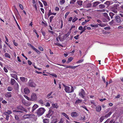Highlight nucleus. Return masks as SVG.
Instances as JSON below:
<instances>
[{
    "mask_svg": "<svg viewBox=\"0 0 123 123\" xmlns=\"http://www.w3.org/2000/svg\"><path fill=\"white\" fill-rule=\"evenodd\" d=\"M80 119H82V120L83 122H84L86 119V117L85 116H84V117L83 118V117H80Z\"/></svg>",
    "mask_w": 123,
    "mask_h": 123,
    "instance_id": "a18cd8bd",
    "label": "nucleus"
},
{
    "mask_svg": "<svg viewBox=\"0 0 123 123\" xmlns=\"http://www.w3.org/2000/svg\"><path fill=\"white\" fill-rule=\"evenodd\" d=\"M105 9H102V10H97V11L98 12H105Z\"/></svg>",
    "mask_w": 123,
    "mask_h": 123,
    "instance_id": "6e6d98bb",
    "label": "nucleus"
},
{
    "mask_svg": "<svg viewBox=\"0 0 123 123\" xmlns=\"http://www.w3.org/2000/svg\"><path fill=\"white\" fill-rule=\"evenodd\" d=\"M52 105L53 107L54 108H57L58 107V106L57 105V104L56 103L55 104H52Z\"/></svg>",
    "mask_w": 123,
    "mask_h": 123,
    "instance_id": "7c9ffc66",
    "label": "nucleus"
},
{
    "mask_svg": "<svg viewBox=\"0 0 123 123\" xmlns=\"http://www.w3.org/2000/svg\"><path fill=\"white\" fill-rule=\"evenodd\" d=\"M83 1L81 0H78L77 3L78 5L80 6H81L82 4Z\"/></svg>",
    "mask_w": 123,
    "mask_h": 123,
    "instance_id": "72a5a7b5",
    "label": "nucleus"
},
{
    "mask_svg": "<svg viewBox=\"0 0 123 123\" xmlns=\"http://www.w3.org/2000/svg\"><path fill=\"white\" fill-rule=\"evenodd\" d=\"M28 85L29 86L32 87H35L37 85L34 82L33 80L32 79L29 80Z\"/></svg>",
    "mask_w": 123,
    "mask_h": 123,
    "instance_id": "7ed1b4c3",
    "label": "nucleus"
},
{
    "mask_svg": "<svg viewBox=\"0 0 123 123\" xmlns=\"http://www.w3.org/2000/svg\"><path fill=\"white\" fill-rule=\"evenodd\" d=\"M57 122V119L55 118L52 120V122L50 123H56Z\"/></svg>",
    "mask_w": 123,
    "mask_h": 123,
    "instance_id": "c85d7f7f",
    "label": "nucleus"
},
{
    "mask_svg": "<svg viewBox=\"0 0 123 123\" xmlns=\"http://www.w3.org/2000/svg\"><path fill=\"white\" fill-rule=\"evenodd\" d=\"M91 6V4L90 3H88L86 6V7L87 8H89Z\"/></svg>",
    "mask_w": 123,
    "mask_h": 123,
    "instance_id": "37998d69",
    "label": "nucleus"
},
{
    "mask_svg": "<svg viewBox=\"0 0 123 123\" xmlns=\"http://www.w3.org/2000/svg\"><path fill=\"white\" fill-rule=\"evenodd\" d=\"M54 16H50L49 18V19L50 21V22L51 23L52 22V19L53 18H54Z\"/></svg>",
    "mask_w": 123,
    "mask_h": 123,
    "instance_id": "49530a36",
    "label": "nucleus"
},
{
    "mask_svg": "<svg viewBox=\"0 0 123 123\" xmlns=\"http://www.w3.org/2000/svg\"><path fill=\"white\" fill-rule=\"evenodd\" d=\"M115 14L112 12H110L109 13V15L111 17V18H112L113 17Z\"/></svg>",
    "mask_w": 123,
    "mask_h": 123,
    "instance_id": "e433bc0d",
    "label": "nucleus"
},
{
    "mask_svg": "<svg viewBox=\"0 0 123 123\" xmlns=\"http://www.w3.org/2000/svg\"><path fill=\"white\" fill-rule=\"evenodd\" d=\"M56 64L58 65H60L61 66H63L64 67H66V68H72V69H75L77 67H78L79 66V65H78V66H72L70 65L69 66H66L65 65H62V64Z\"/></svg>",
    "mask_w": 123,
    "mask_h": 123,
    "instance_id": "20e7f679",
    "label": "nucleus"
},
{
    "mask_svg": "<svg viewBox=\"0 0 123 123\" xmlns=\"http://www.w3.org/2000/svg\"><path fill=\"white\" fill-rule=\"evenodd\" d=\"M62 114L66 118L69 120H70L68 116L65 113L62 112Z\"/></svg>",
    "mask_w": 123,
    "mask_h": 123,
    "instance_id": "412c9836",
    "label": "nucleus"
},
{
    "mask_svg": "<svg viewBox=\"0 0 123 123\" xmlns=\"http://www.w3.org/2000/svg\"><path fill=\"white\" fill-rule=\"evenodd\" d=\"M2 103L3 104L5 105L7 103V101H6L5 100H3L2 101Z\"/></svg>",
    "mask_w": 123,
    "mask_h": 123,
    "instance_id": "864d4df0",
    "label": "nucleus"
},
{
    "mask_svg": "<svg viewBox=\"0 0 123 123\" xmlns=\"http://www.w3.org/2000/svg\"><path fill=\"white\" fill-rule=\"evenodd\" d=\"M39 50L41 51H43V48L41 47H38Z\"/></svg>",
    "mask_w": 123,
    "mask_h": 123,
    "instance_id": "774afa93",
    "label": "nucleus"
},
{
    "mask_svg": "<svg viewBox=\"0 0 123 123\" xmlns=\"http://www.w3.org/2000/svg\"><path fill=\"white\" fill-rule=\"evenodd\" d=\"M37 97L35 93H32L31 96V100L33 101H35L37 100Z\"/></svg>",
    "mask_w": 123,
    "mask_h": 123,
    "instance_id": "423d86ee",
    "label": "nucleus"
},
{
    "mask_svg": "<svg viewBox=\"0 0 123 123\" xmlns=\"http://www.w3.org/2000/svg\"><path fill=\"white\" fill-rule=\"evenodd\" d=\"M101 107L100 106L98 105L96 108V110L98 112H100L101 110Z\"/></svg>",
    "mask_w": 123,
    "mask_h": 123,
    "instance_id": "aec40b11",
    "label": "nucleus"
},
{
    "mask_svg": "<svg viewBox=\"0 0 123 123\" xmlns=\"http://www.w3.org/2000/svg\"><path fill=\"white\" fill-rule=\"evenodd\" d=\"M81 107H82L83 108L85 109L87 111H88V109H87V108H86V106H85V105L84 106H81Z\"/></svg>",
    "mask_w": 123,
    "mask_h": 123,
    "instance_id": "e2e57ef3",
    "label": "nucleus"
},
{
    "mask_svg": "<svg viewBox=\"0 0 123 123\" xmlns=\"http://www.w3.org/2000/svg\"><path fill=\"white\" fill-rule=\"evenodd\" d=\"M16 82L15 80L11 78V84L12 85H13Z\"/></svg>",
    "mask_w": 123,
    "mask_h": 123,
    "instance_id": "393cba45",
    "label": "nucleus"
},
{
    "mask_svg": "<svg viewBox=\"0 0 123 123\" xmlns=\"http://www.w3.org/2000/svg\"><path fill=\"white\" fill-rule=\"evenodd\" d=\"M32 116L31 114H27L24 115L23 116V117L25 118H28Z\"/></svg>",
    "mask_w": 123,
    "mask_h": 123,
    "instance_id": "2eb2a0df",
    "label": "nucleus"
},
{
    "mask_svg": "<svg viewBox=\"0 0 123 123\" xmlns=\"http://www.w3.org/2000/svg\"><path fill=\"white\" fill-rule=\"evenodd\" d=\"M53 111L49 110V113L46 115V117L48 118H50L53 114Z\"/></svg>",
    "mask_w": 123,
    "mask_h": 123,
    "instance_id": "ddd939ff",
    "label": "nucleus"
},
{
    "mask_svg": "<svg viewBox=\"0 0 123 123\" xmlns=\"http://www.w3.org/2000/svg\"><path fill=\"white\" fill-rule=\"evenodd\" d=\"M12 88L11 86L8 87L7 88V90L9 91H11L12 90Z\"/></svg>",
    "mask_w": 123,
    "mask_h": 123,
    "instance_id": "ea45409f",
    "label": "nucleus"
},
{
    "mask_svg": "<svg viewBox=\"0 0 123 123\" xmlns=\"http://www.w3.org/2000/svg\"><path fill=\"white\" fill-rule=\"evenodd\" d=\"M71 116L74 117H76L78 116L77 113L76 112H72L71 114Z\"/></svg>",
    "mask_w": 123,
    "mask_h": 123,
    "instance_id": "f3484780",
    "label": "nucleus"
},
{
    "mask_svg": "<svg viewBox=\"0 0 123 123\" xmlns=\"http://www.w3.org/2000/svg\"><path fill=\"white\" fill-rule=\"evenodd\" d=\"M54 44L55 45L57 46H61L62 47H63V46L62 45H61L60 43H59L58 42H57L56 43H55V42Z\"/></svg>",
    "mask_w": 123,
    "mask_h": 123,
    "instance_id": "c9c22d12",
    "label": "nucleus"
},
{
    "mask_svg": "<svg viewBox=\"0 0 123 123\" xmlns=\"http://www.w3.org/2000/svg\"><path fill=\"white\" fill-rule=\"evenodd\" d=\"M13 112H20L21 113H23L24 112L23 111H18V110H13Z\"/></svg>",
    "mask_w": 123,
    "mask_h": 123,
    "instance_id": "79ce46f5",
    "label": "nucleus"
},
{
    "mask_svg": "<svg viewBox=\"0 0 123 123\" xmlns=\"http://www.w3.org/2000/svg\"><path fill=\"white\" fill-rule=\"evenodd\" d=\"M38 102L40 104H43V100L40 99L38 101Z\"/></svg>",
    "mask_w": 123,
    "mask_h": 123,
    "instance_id": "3c124183",
    "label": "nucleus"
},
{
    "mask_svg": "<svg viewBox=\"0 0 123 123\" xmlns=\"http://www.w3.org/2000/svg\"><path fill=\"white\" fill-rule=\"evenodd\" d=\"M112 11L115 13L117 12V6H115L113 7L112 9Z\"/></svg>",
    "mask_w": 123,
    "mask_h": 123,
    "instance_id": "4468645a",
    "label": "nucleus"
},
{
    "mask_svg": "<svg viewBox=\"0 0 123 123\" xmlns=\"http://www.w3.org/2000/svg\"><path fill=\"white\" fill-rule=\"evenodd\" d=\"M13 17L14 18V19H15V20L16 22V24L17 25V26L18 27V29L19 30H21V28H20V27L19 25L18 24L17 22L16 19H15V18L14 17V16H13Z\"/></svg>",
    "mask_w": 123,
    "mask_h": 123,
    "instance_id": "f704fd0d",
    "label": "nucleus"
},
{
    "mask_svg": "<svg viewBox=\"0 0 123 123\" xmlns=\"http://www.w3.org/2000/svg\"><path fill=\"white\" fill-rule=\"evenodd\" d=\"M14 45L16 46H17L18 45V44L17 43L15 42V40H14L12 41Z\"/></svg>",
    "mask_w": 123,
    "mask_h": 123,
    "instance_id": "c03bdc74",
    "label": "nucleus"
},
{
    "mask_svg": "<svg viewBox=\"0 0 123 123\" xmlns=\"http://www.w3.org/2000/svg\"><path fill=\"white\" fill-rule=\"evenodd\" d=\"M84 59H81L80 60L76 62L77 63H80L83 62L84 61Z\"/></svg>",
    "mask_w": 123,
    "mask_h": 123,
    "instance_id": "a19ab883",
    "label": "nucleus"
},
{
    "mask_svg": "<svg viewBox=\"0 0 123 123\" xmlns=\"http://www.w3.org/2000/svg\"><path fill=\"white\" fill-rule=\"evenodd\" d=\"M105 117L104 116L101 117L99 119V121L101 123L105 119Z\"/></svg>",
    "mask_w": 123,
    "mask_h": 123,
    "instance_id": "a878e982",
    "label": "nucleus"
},
{
    "mask_svg": "<svg viewBox=\"0 0 123 123\" xmlns=\"http://www.w3.org/2000/svg\"><path fill=\"white\" fill-rule=\"evenodd\" d=\"M115 18L116 21L118 23H120L123 20L121 18H120V16H116L115 17Z\"/></svg>",
    "mask_w": 123,
    "mask_h": 123,
    "instance_id": "6e6552de",
    "label": "nucleus"
},
{
    "mask_svg": "<svg viewBox=\"0 0 123 123\" xmlns=\"http://www.w3.org/2000/svg\"><path fill=\"white\" fill-rule=\"evenodd\" d=\"M115 121H114V119H111L110 120L109 123H113Z\"/></svg>",
    "mask_w": 123,
    "mask_h": 123,
    "instance_id": "69168bd1",
    "label": "nucleus"
},
{
    "mask_svg": "<svg viewBox=\"0 0 123 123\" xmlns=\"http://www.w3.org/2000/svg\"><path fill=\"white\" fill-rule=\"evenodd\" d=\"M78 20V18L76 17V16H74V17L73 19L72 20V22L73 23H74L77 20Z\"/></svg>",
    "mask_w": 123,
    "mask_h": 123,
    "instance_id": "473e14b6",
    "label": "nucleus"
},
{
    "mask_svg": "<svg viewBox=\"0 0 123 123\" xmlns=\"http://www.w3.org/2000/svg\"><path fill=\"white\" fill-rule=\"evenodd\" d=\"M112 112L111 111H110L107 114H106L104 116L105 117L107 118L108 117H109L110 115L111 114Z\"/></svg>",
    "mask_w": 123,
    "mask_h": 123,
    "instance_id": "4be33fe9",
    "label": "nucleus"
},
{
    "mask_svg": "<svg viewBox=\"0 0 123 123\" xmlns=\"http://www.w3.org/2000/svg\"><path fill=\"white\" fill-rule=\"evenodd\" d=\"M17 108L18 110H21L23 111L26 112H27V110L21 106L19 105L17 106Z\"/></svg>",
    "mask_w": 123,
    "mask_h": 123,
    "instance_id": "1a4fd4ad",
    "label": "nucleus"
},
{
    "mask_svg": "<svg viewBox=\"0 0 123 123\" xmlns=\"http://www.w3.org/2000/svg\"><path fill=\"white\" fill-rule=\"evenodd\" d=\"M69 13V12H68L66 13L65 14V16H64V17L65 18H67V16L68 15V14Z\"/></svg>",
    "mask_w": 123,
    "mask_h": 123,
    "instance_id": "8fccbe9b",
    "label": "nucleus"
},
{
    "mask_svg": "<svg viewBox=\"0 0 123 123\" xmlns=\"http://www.w3.org/2000/svg\"><path fill=\"white\" fill-rule=\"evenodd\" d=\"M85 93L84 90L82 89L81 90V91L79 93V95L83 98H84Z\"/></svg>",
    "mask_w": 123,
    "mask_h": 123,
    "instance_id": "39448f33",
    "label": "nucleus"
},
{
    "mask_svg": "<svg viewBox=\"0 0 123 123\" xmlns=\"http://www.w3.org/2000/svg\"><path fill=\"white\" fill-rule=\"evenodd\" d=\"M50 75H51L55 77L56 78L57 77V75L56 74H55L54 73H52V74H50Z\"/></svg>",
    "mask_w": 123,
    "mask_h": 123,
    "instance_id": "de8ad7c7",
    "label": "nucleus"
},
{
    "mask_svg": "<svg viewBox=\"0 0 123 123\" xmlns=\"http://www.w3.org/2000/svg\"><path fill=\"white\" fill-rule=\"evenodd\" d=\"M97 22L99 24H98V25L101 27H104L107 25V24H105L103 23L99 19H97Z\"/></svg>",
    "mask_w": 123,
    "mask_h": 123,
    "instance_id": "0eeeda50",
    "label": "nucleus"
},
{
    "mask_svg": "<svg viewBox=\"0 0 123 123\" xmlns=\"http://www.w3.org/2000/svg\"><path fill=\"white\" fill-rule=\"evenodd\" d=\"M3 69L5 72L7 73L8 72V70L6 67H4L3 68Z\"/></svg>",
    "mask_w": 123,
    "mask_h": 123,
    "instance_id": "13d9d810",
    "label": "nucleus"
},
{
    "mask_svg": "<svg viewBox=\"0 0 123 123\" xmlns=\"http://www.w3.org/2000/svg\"><path fill=\"white\" fill-rule=\"evenodd\" d=\"M45 110L44 108H39L37 111V115L41 116L42 115L45 111Z\"/></svg>",
    "mask_w": 123,
    "mask_h": 123,
    "instance_id": "f03ea898",
    "label": "nucleus"
},
{
    "mask_svg": "<svg viewBox=\"0 0 123 123\" xmlns=\"http://www.w3.org/2000/svg\"><path fill=\"white\" fill-rule=\"evenodd\" d=\"M119 16H121V17L123 18V11H121L119 12L118 14Z\"/></svg>",
    "mask_w": 123,
    "mask_h": 123,
    "instance_id": "bb28decb",
    "label": "nucleus"
},
{
    "mask_svg": "<svg viewBox=\"0 0 123 123\" xmlns=\"http://www.w3.org/2000/svg\"><path fill=\"white\" fill-rule=\"evenodd\" d=\"M64 86L65 91V92L68 93H71L74 91V88L72 86L71 88V89L70 90V87L68 86Z\"/></svg>",
    "mask_w": 123,
    "mask_h": 123,
    "instance_id": "f257e3e1",
    "label": "nucleus"
},
{
    "mask_svg": "<svg viewBox=\"0 0 123 123\" xmlns=\"http://www.w3.org/2000/svg\"><path fill=\"white\" fill-rule=\"evenodd\" d=\"M73 58L72 57H70L68 59V60L66 62L67 63V64L69 63L73 60Z\"/></svg>",
    "mask_w": 123,
    "mask_h": 123,
    "instance_id": "b1692460",
    "label": "nucleus"
},
{
    "mask_svg": "<svg viewBox=\"0 0 123 123\" xmlns=\"http://www.w3.org/2000/svg\"><path fill=\"white\" fill-rule=\"evenodd\" d=\"M65 0H62L60 1V2L61 4H63L65 3Z\"/></svg>",
    "mask_w": 123,
    "mask_h": 123,
    "instance_id": "052dcab7",
    "label": "nucleus"
},
{
    "mask_svg": "<svg viewBox=\"0 0 123 123\" xmlns=\"http://www.w3.org/2000/svg\"><path fill=\"white\" fill-rule=\"evenodd\" d=\"M15 117L16 119L17 120H18L19 119V118L18 116L17 115L15 116Z\"/></svg>",
    "mask_w": 123,
    "mask_h": 123,
    "instance_id": "0e129e2a",
    "label": "nucleus"
},
{
    "mask_svg": "<svg viewBox=\"0 0 123 123\" xmlns=\"http://www.w3.org/2000/svg\"><path fill=\"white\" fill-rule=\"evenodd\" d=\"M76 1V0H71L70 2V3L74 4Z\"/></svg>",
    "mask_w": 123,
    "mask_h": 123,
    "instance_id": "09e8293b",
    "label": "nucleus"
},
{
    "mask_svg": "<svg viewBox=\"0 0 123 123\" xmlns=\"http://www.w3.org/2000/svg\"><path fill=\"white\" fill-rule=\"evenodd\" d=\"M100 3V2L99 1H96L93 3V7H96Z\"/></svg>",
    "mask_w": 123,
    "mask_h": 123,
    "instance_id": "6ab92c4d",
    "label": "nucleus"
},
{
    "mask_svg": "<svg viewBox=\"0 0 123 123\" xmlns=\"http://www.w3.org/2000/svg\"><path fill=\"white\" fill-rule=\"evenodd\" d=\"M82 102V100H81L78 99H77L75 102V104H76L80 103H81Z\"/></svg>",
    "mask_w": 123,
    "mask_h": 123,
    "instance_id": "2f4dec72",
    "label": "nucleus"
},
{
    "mask_svg": "<svg viewBox=\"0 0 123 123\" xmlns=\"http://www.w3.org/2000/svg\"><path fill=\"white\" fill-rule=\"evenodd\" d=\"M20 80L23 82H26V81L27 79L24 77H20Z\"/></svg>",
    "mask_w": 123,
    "mask_h": 123,
    "instance_id": "a211bd4d",
    "label": "nucleus"
},
{
    "mask_svg": "<svg viewBox=\"0 0 123 123\" xmlns=\"http://www.w3.org/2000/svg\"><path fill=\"white\" fill-rule=\"evenodd\" d=\"M42 2H43V4L45 6H46L47 5V3L45 1L43 0L42 1Z\"/></svg>",
    "mask_w": 123,
    "mask_h": 123,
    "instance_id": "bf43d9fd",
    "label": "nucleus"
},
{
    "mask_svg": "<svg viewBox=\"0 0 123 123\" xmlns=\"http://www.w3.org/2000/svg\"><path fill=\"white\" fill-rule=\"evenodd\" d=\"M5 56L6 57L8 58H11L10 55L8 53H6L5 54Z\"/></svg>",
    "mask_w": 123,
    "mask_h": 123,
    "instance_id": "c756f323",
    "label": "nucleus"
},
{
    "mask_svg": "<svg viewBox=\"0 0 123 123\" xmlns=\"http://www.w3.org/2000/svg\"><path fill=\"white\" fill-rule=\"evenodd\" d=\"M12 94L11 92H7L5 94V95L6 98H10L12 97Z\"/></svg>",
    "mask_w": 123,
    "mask_h": 123,
    "instance_id": "9b49d317",
    "label": "nucleus"
},
{
    "mask_svg": "<svg viewBox=\"0 0 123 123\" xmlns=\"http://www.w3.org/2000/svg\"><path fill=\"white\" fill-rule=\"evenodd\" d=\"M105 6L103 4H101L99 5V7L101 9H102L104 8L105 7Z\"/></svg>",
    "mask_w": 123,
    "mask_h": 123,
    "instance_id": "cd10ccee",
    "label": "nucleus"
},
{
    "mask_svg": "<svg viewBox=\"0 0 123 123\" xmlns=\"http://www.w3.org/2000/svg\"><path fill=\"white\" fill-rule=\"evenodd\" d=\"M43 122L44 123H49V119L47 118L44 119Z\"/></svg>",
    "mask_w": 123,
    "mask_h": 123,
    "instance_id": "5701e85b",
    "label": "nucleus"
},
{
    "mask_svg": "<svg viewBox=\"0 0 123 123\" xmlns=\"http://www.w3.org/2000/svg\"><path fill=\"white\" fill-rule=\"evenodd\" d=\"M12 77L16 80H17V75L16 74H13Z\"/></svg>",
    "mask_w": 123,
    "mask_h": 123,
    "instance_id": "4c0bfd02",
    "label": "nucleus"
},
{
    "mask_svg": "<svg viewBox=\"0 0 123 123\" xmlns=\"http://www.w3.org/2000/svg\"><path fill=\"white\" fill-rule=\"evenodd\" d=\"M110 20V17L108 16L105 17H104L102 19V21L103 22H106L109 21Z\"/></svg>",
    "mask_w": 123,
    "mask_h": 123,
    "instance_id": "9d476101",
    "label": "nucleus"
},
{
    "mask_svg": "<svg viewBox=\"0 0 123 123\" xmlns=\"http://www.w3.org/2000/svg\"><path fill=\"white\" fill-rule=\"evenodd\" d=\"M38 107V106L37 105L35 104L32 108V111L33 112Z\"/></svg>",
    "mask_w": 123,
    "mask_h": 123,
    "instance_id": "dca6fc26",
    "label": "nucleus"
},
{
    "mask_svg": "<svg viewBox=\"0 0 123 123\" xmlns=\"http://www.w3.org/2000/svg\"><path fill=\"white\" fill-rule=\"evenodd\" d=\"M45 106H46L49 107L50 106V104L49 103L47 102L46 103Z\"/></svg>",
    "mask_w": 123,
    "mask_h": 123,
    "instance_id": "338daca9",
    "label": "nucleus"
},
{
    "mask_svg": "<svg viewBox=\"0 0 123 123\" xmlns=\"http://www.w3.org/2000/svg\"><path fill=\"white\" fill-rule=\"evenodd\" d=\"M79 35H77L76 36L74 37V39L77 40L79 38Z\"/></svg>",
    "mask_w": 123,
    "mask_h": 123,
    "instance_id": "5fc2aeb1",
    "label": "nucleus"
},
{
    "mask_svg": "<svg viewBox=\"0 0 123 123\" xmlns=\"http://www.w3.org/2000/svg\"><path fill=\"white\" fill-rule=\"evenodd\" d=\"M19 7L21 8V9L23 10L24 9L23 7L22 6V5L21 4H20L19 5Z\"/></svg>",
    "mask_w": 123,
    "mask_h": 123,
    "instance_id": "680f3d73",
    "label": "nucleus"
},
{
    "mask_svg": "<svg viewBox=\"0 0 123 123\" xmlns=\"http://www.w3.org/2000/svg\"><path fill=\"white\" fill-rule=\"evenodd\" d=\"M90 26L92 27H98V25L97 24L95 25L91 24L90 25Z\"/></svg>",
    "mask_w": 123,
    "mask_h": 123,
    "instance_id": "58836bf2",
    "label": "nucleus"
},
{
    "mask_svg": "<svg viewBox=\"0 0 123 123\" xmlns=\"http://www.w3.org/2000/svg\"><path fill=\"white\" fill-rule=\"evenodd\" d=\"M110 119H111L110 118L108 119L104 123H109V122Z\"/></svg>",
    "mask_w": 123,
    "mask_h": 123,
    "instance_id": "603ef678",
    "label": "nucleus"
},
{
    "mask_svg": "<svg viewBox=\"0 0 123 123\" xmlns=\"http://www.w3.org/2000/svg\"><path fill=\"white\" fill-rule=\"evenodd\" d=\"M102 78L103 81L104 83H105L106 82V81L105 77L104 76H102Z\"/></svg>",
    "mask_w": 123,
    "mask_h": 123,
    "instance_id": "4d7b16f0",
    "label": "nucleus"
},
{
    "mask_svg": "<svg viewBox=\"0 0 123 123\" xmlns=\"http://www.w3.org/2000/svg\"><path fill=\"white\" fill-rule=\"evenodd\" d=\"M24 92L25 94H28L30 92V90L28 88H24Z\"/></svg>",
    "mask_w": 123,
    "mask_h": 123,
    "instance_id": "f8f14e48",
    "label": "nucleus"
}]
</instances>
